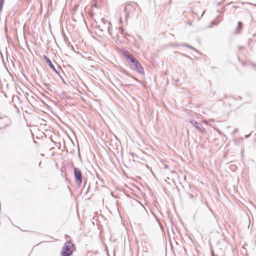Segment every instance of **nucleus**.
<instances>
[{
    "instance_id": "nucleus-1",
    "label": "nucleus",
    "mask_w": 256,
    "mask_h": 256,
    "mask_svg": "<svg viewBox=\"0 0 256 256\" xmlns=\"http://www.w3.org/2000/svg\"><path fill=\"white\" fill-rule=\"evenodd\" d=\"M74 244L70 240L66 241L62 246L61 251L62 256H70L73 252Z\"/></svg>"
},
{
    "instance_id": "nucleus-2",
    "label": "nucleus",
    "mask_w": 256,
    "mask_h": 256,
    "mask_svg": "<svg viewBox=\"0 0 256 256\" xmlns=\"http://www.w3.org/2000/svg\"><path fill=\"white\" fill-rule=\"evenodd\" d=\"M138 4L136 2L128 4L124 8V12H126V20L127 21L130 13L133 12L136 10V6Z\"/></svg>"
},
{
    "instance_id": "nucleus-3",
    "label": "nucleus",
    "mask_w": 256,
    "mask_h": 256,
    "mask_svg": "<svg viewBox=\"0 0 256 256\" xmlns=\"http://www.w3.org/2000/svg\"><path fill=\"white\" fill-rule=\"evenodd\" d=\"M130 62L134 66L135 68L138 73L140 74H144V72L143 67L135 58H134Z\"/></svg>"
},
{
    "instance_id": "nucleus-4",
    "label": "nucleus",
    "mask_w": 256,
    "mask_h": 256,
    "mask_svg": "<svg viewBox=\"0 0 256 256\" xmlns=\"http://www.w3.org/2000/svg\"><path fill=\"white\" fill-rule=\"evenodd\" d=\"M74 176L76 184L80 186L82 182V174L79 168H74Z\"/></svg>"
},
{
    "instance_id": "nucleus-5",
    "label": "nucleus",
    "mask_w": 256,
    "mask_h": 256,
    "mask_svg": "<svg viewBox=\"0 0 256 256\" xmlns=\"http://www.w3.org/2000/svg\"><path fill=\"white\" fill-rule=\"evenodd\" d=\"M10 124V119L6 116H2L0 118V129L6 128Z\"/></svg>"
},
{
    "instance_id": "nucleus-6",
    "label": "nucleus",
    "mask_w": 256,
    "mask_h": 256,
    "mask_svg": "<svg viewBox=\"0 0 256 256\" xmlns=\"http://www.w3.org/2000/svg\"><path fill=\"white\" fill-rule=\"evenodd\" d=\"M190 122L202 134L206 132V129L203 127L202 124L198 122L192 120H190Z\"/></svg>"
},
{
    "instance_id": "nucleus-7",
    "label": "nucleus",
    "mask_w": 256,
    "mask_h": 256,
    "mask_svg": "<svg viewBox=\"0 0 256 256\" xmlns=\"http://www.w3.org/2000/svg\"><path fill=\"white\" fill-rule=\"evenodd\" d=\"M44 58L45 60V61L48 64V65L49 66L56 72V73L57 74H58L61 78L62 79V81L64 82V80L62 79V76L60 75V73H59V72H58L56 68H55L54 65L52 63V62H51L50 60L47 56H46V55H44Z\"/></svg>"
},
{
    "instance_id": "nucleus-8",
    "label": "nucleus",
    "mask_w": 256,
    "mask_h": 256,
    "mask_svg": "<svg viewBox=\"0 0 256 256\" xmlns=\"http://www.w3.org/2000/svg\"><path fill=\"white\" fill-rule=\"evenodd\" d=\"M122 54L124 56L128 62H130L134 57L126 50L122 48L121 50Z\"/></svg>"
},
{
    "instance_id": "nucleus-9",
    "label": "nucleus",
    "mask_w": 256,
    "mask_h": 256,
    "mask_svg": "<svg viewBox=\"0 0 256 256\" xmlns=\"http://www.w3.org/2000/svg\"><path fill=\"white\" fill-rule=\"evenodd\" d=\"M242 22H238V26H237V28H236V30L234 34H238L239 33L238 30H242Z\"/></svg>"
},
{
    "instance_id": "nucleus-10",
    "label": "nucleus",
    "mask_w": 256,
    "mask_h": 256,
    "mask_svg": "<svg viewBox=\"0 0 256 256\" xmlns=\"http://www.w3.org/2000/svg\"><path fill=\"white\" fill-rule=\"evenodd\" d=\"M180 46H184V47H187L188 48L192 49V50H195L196 52H198L196 48H194V47L188 45V44H180Z\"/></svg>"
},
{
    "instance_id": "nucleus-11",
    "label": "nucleus",
    "mask_w": 256,
    "mask_h": 256,
    "mask_svg": "<svg viewBox=\"0 0 256 256\" xmlns=\"http://www.w3.org/2000/svg\"><path fill=\"white\" fill-rule=\"evenodd\" d=\"M100 26H98V30L100 32H102L104 31V29L107 30L108 32L110 33V26H108V28H106V26H103V28H100Z\"/></svg>"
},
{
    "instance_id": "nucleus-12",
    "label": "nucleus",
    "mask_w": 256,
    "mask_h": 256,
    "mask_svg": "<svg viewBox=\"0 0 256 256\" xmlns=\"http://www.w3.org/2000/svg\"><path fill=\"white\" fill-rule=\"evenodd\" d=\"M4 0H0V12L2 11Z\"/></svg>"
},
{
    "instance_id": "nucleus-13",
    "label": "nucleus",
    "mask_w": 256,
    "mask_h": 256,
    "mask_svg": "<svg viewBox=\"0 0 256 256\" xmlns=\"http://www.w3.org/2000/svg\"><path fill=\"white\" fill-rule=\"evenodd\" d=\"M218 22H216L215 21H212V22H211V24H210L211 26H213L214 25H216V24H218Z\"/></svg>"
},
{
    "instance_id": "nucleus-14",
    "label": "nucleus",
    "mask_w": 256,
    "mask_h": 256,
    "mask_svg": "<svg viewBox=\"0 0 256 256\" xmlns=\"http://www.w3.org/2000/svg\"><path fill=\"white\" fill-rule=\"evenodd\" d=\"M188 195L190 198V199L193 198L194 196L192 194L188 193Z\"/></svg>"
},
{
    "instance_id": "nucleus-15",
    "label": "nucleus",
    "mask_w": 256,
    "mask_h": 256,
    "mask_svg": "<svg viewBox=\"0 0 256 256\" xmlns=\"http://www.w3.org/2000/svg\"><path fill=\"white\" fill-rule=\"evenodd\" d=\"M252 38H250L248 40V44L250 45V44L251 42H252Z\"/></svg>"
},
{
    "instance_id": "nucleus-16",
    "label": "nucleus",
    "mask_w": 256,
    "mask_h": 256,
    "mask_svg": "<svg viewBox=\"0 0 256 256\" xmlns=\"http://www.w3.org/2000/svg\"><path fill=\"white\" fill-rule=\"evenodd\" d=\"M102 22H103L104 24H105V22H106V20H104V18H102Z\"/></svg>"
},
{
    "instance_id": "nucleus-17",
    "label": "nucleus",
    "mask_w": 256,
    "mask_h": 256,
    "mask_svg": "<svg viewBox=\"0 0 256 256\" xmlns=\"http://www.w3.org/2000/svg\"><path fill=\"white\" fill-rule=\"evenodd\" d=\"M250 136V134H248V135H246L245 138H248Z\"/></svg>"
},
{
    "instance_id": "nucleus-18",
    "label": "nucleus",
    "mask_w": 256,
    "mask_h": 256,
    "mask_svg": "<svg viewBox=\"0 0 256 256\" xmlns=\"http://www.w3.org/2000/svg\"><path fill=\"white\" fill-rule=\"evenodd\" d=\"M244 48V46H240V49H241V48Z\"/></svg>"
},
{
    "instance_id": "nucleus-19",
    "label": "nucleus",
    "mask_w": 256,
    "mask_h": 256,
    "mask_svg": "<svg viewBox=\"0 0 256 256\" xmlns=\"http://www.w3.org/2000/svg\"><path fill=\"white\" fill-rule=\"evenodd\" d=\"M86 182L84 184V188L86 186Z\"/></svg>"
},
{
    "instance_id": "nucleus-20",
    "label": "nucleus",
    "mask_w": 256,
    "mask_h": 256,
    "mask_svg": "<svg viewBox=\"0 0 256 256\" xmlns=\"http://www.w3.org/2000/svg\"><path fill=\"white\" fill-rule=\"evenodd\" d=\"M212 256H214V254L212 252Z\"/></svg>"
},
{
    "instance_id": "nucleus-21",
    "label": "nucleus",
    "mask_w": 256,
    "mask_h": 256,
    "mask_svg": "<svg viewBox=\"0 0 256 256\" xmlns=\"http://www.w3.org/2000/svg\"><path fill=\"white\" fill-rule=\"evenodd\" d=\"M252 36H253L254 37L256 36V34H254Z\"/></svg>"
},
{
    "instance_id": "nucleus-22",
    "label": "nucleus",
    "mask_w": 256,
    "mask_h": 256,
    "mask_svg": "<svg viewBox=\"0 0 256 256\" xmlns=\"http://www.w3.org/2000/svg\"><path fill=\"white\" fill-rule=\"evenodd\" d=\"M89 187H90V186H88V189L89 188Z\"/></svg>"
},
{
    "instance_id": "nucleus-23",
    "label": "nucleus",
    "mask_w": 256,
    "mask_h": 256,
    "mask_svg": "<svg viewBox=\"0 0 256 256\" xmlns=\"http://www.w3.org/2000/svg\"><path fill=\"white\" fill-rule=\"evenodd\" d=\"M89 187H90V186H88V189L89 188Z\"/></svg>"
},
{
    "instance_id": "nucleus-24",
    "label": "nucleus",
    "mask_w": 256,
    "mask_h": 256,
    "mask_svg": "<svg viewBox=\"0 0 256 256\" xmlns=\"http://www.w3.org/2000/svg\"><path fill=\"white\" fill-rule=\"evenodd\" d=\"M254 6H256V4H254Z\"/></svg>"
}]
</instances>
